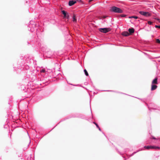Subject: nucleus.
<instances>
[{"label":"nucleus","instance_id":"nucleus-1","mask_svg":"<svg viewBox=\"0 0 160 160\" xmlns=\"http://www.w3.org/2000/svg\"><path fill=\"white\" fill-rule=\"evenodd\" d=\"M111 10L114 12L118 13H122L123 12V11L121 9L115 6L112 7Z\"/></svg>","mask_w":160,"mask_h":160},{"label":"nucleus","instance_id":"nucleus-2","mask_svg":"<svg viewBox=\"0 0 160 160\" xmlns=\"http://www.w3.org/2000/svg\"><path fill=\"white\" fill-rule=\"evenodd\" d=\"M99 31L102 32L106 33L111 30L110 28H101L99 29Z\"/></svg>","mask_w":160,"mask_h":160},{"label":"nucleus","instance_id":"nucleus-3","mask_svg":"<svg viewBox=\"0 0 160 160\" xmlns=\"http://www.w3.org/2000/svg\"><path fill=\"white\" fill-rule=\"evenodd\" d=\"M139 13L141 15L145 16H151V14L148 12H144L143 11H140Z\"/></svg>","mask_w":160,"mask_h":160},{"label":"nucleus","instance_id":"nucleus-4","mask_svg":"<svg viewBox=\"0 0 160 160\" xmlns=\"http://www.w3.org/2000/svg\"><path fill=\"white\" fill-rule=\"evenodd\" d=\"M62 12L64 15V18H66L67 19L69 18V15L68 13H67L65 11H62Z\"/></svg>","mask_w":160,"mask_h":160},{"label":"nucleus","instance_id":"nucleus-5","mask_svg":"<svg viewBox=\"0 0 160 160\" xmlns=\"http://www.w3.org/2000/svg\"><path fill=\"white\" fill-rule=\"evenodd\" d=\"M76 3V1L71 0L69 1L68 4L69 6H72Z\"/></svg>","mask_w":160,"mask_h":160},{"label":"nucleus","instance_id":"nucleus-6","mask_svg":"<svg viewBox=\"0 0 160 160\" xmlns=\"http://www.w3.org/2000/svg\"><path fill=\"white\" fill-rule=\"evenodd\" d=\"M122 34L125 36H127L130 35V34L127 32H123Z\"/></svg>","mask_w":160,"mask_h":160},{"label":"nucleus","instance_id":"nucleus-7","mask_svg":"<svg viewBox=\"0 0 160 160\" xmlns=\"http://www.w3.org/2000/svg\"><path fill=\"white\" fill-rule=\"evenodd\" d=\"M128 31L129 32V34H132V33H134V29L133 28H130L128 29Z\"/></svg>","mask_w":160,"mask_h":160},{"label":"nucleus","instance_id":"nucleus-8","mask_svg":"<svg viewBox=\"0 0 160 160\" xmlns=\"http://www.w3.org/2000/svg\"><path fill=\"white\" fill-rule=\"evenodd\" d=\"M157 88V86L155 85H152V87L151 88V90L152 91L156 89Z\"/></svg>","mask_w":160,"mask_h":160},{"label":"nucleus","instance_id":"nucleus-9","mask_svg":"<svg viewBox=\"0 0 160 160\" xmlns=\"http://www.w3.org/2000/svg\"><path fill=\"white\" fill-rule=\"evenodd\" d=\"M151 149H160V147L155 146H151Z\"/></svg>","mask_w":160,"mask_h":160},{"label":"nucleus","instance_id":"nucleus-10","mask_svg":"<svg viewBox=\"0 0 160 160\" xmlns=\"http://www.w3.org/2000/svg\"><path fill=\"white\" fill-rule=\"evenodd\" d=\"M152 84H157V78H155V79H154L152 81Z\"/></svg>","mask_w":160,"mask_h":160},{"label":"nucleus","instance_id":"nucleus-11","mask_svg":"<svg viewBox=\"0 0 160 160\" xmlns=\"http://www.w3.org/2000/svg\"><path fill=\"white\" fill-rule=\"evenodd\" d=\"M73 21L74 22L76 21V16L74 14H73L72 16Z\"/></svg>","mask_w":160,"mask_h":160},{"label":"nucleus","instance_id":"nucleus-12","mask_svg":"<svg viewBox=\"0 0 160 160\" xmlns=\"http://www.w3.org/2000/svg\"><path fill=\"white\" fill-rule=\"evenodd\" d=\"M144 148L148 149H151V146H145Z\"/></svg>","mask_w":160,"mask_h":160},{"label":"nucleus","instance_id":"nucleus-13","mask_svg":"<svg viewBox=\"0 0 160 160\" xmlns=\"http://www.w3.org/2000/svg\"><path fill=\"white\" fill-rule=\"evenodd\" d=\"M84 72H85V75L87 76H88V73L87 71V70L86 69H84Z\"/></svg>","mask_w":160,"mask_h":160},{"label":"nucleus","instance_id":"nucleus-14","mask_svg":"<svg viewBox=\"0 0 160 160\" xmlns=\"http://www.w3.org/2000/svg\"><path fill=\"white\" fill-rule=\"evenodd\" d=\"M129 18H134L135 19H137L138 18V17H137V16H132V17H129Z\"/></svg>","mask_w":160,"mask_h":160},{"label":"nucleus","instance_id":"nucleus-15","mask_svg":"<svg viewBox=\"0 0 160 160\" xmlns=\"http://www.w3.org/2000/svg\"><path fill=\"white\" fill-rule=\"evenodd\" d=\"M156 42L160 44V40L159 39H156Z\"/></svg>","mask_w":160,"mask_h":160},{"label":"nucleus","instance_id":"nucleus-16","mask_svg":"<svg viewBox=\"0 0 160 160\" xmlns=\"http://www.w3.org/2000/svg\"><path fill=\"white\" fill-rule=\"evenodd\" d=\"M148 23L150 25H151L152 23V22L151 21H148Z\"/></svg>","mask_w":160,"mask_h":160},{"label":"nucleus","instance_id":"nucleus-17","mask_svg":"<svg viewBox=\"0 0 160 160\" xmlns=\"http://www.w3.org/2000/svg\"><path fill=\"white\" fill-rule=\"evenodd\" d=\"M40 72H45V70L44 69H42Z\"/></svg>","mask_w":160,"mask_h":160},{"label":"nucleus","instance_id":"nucleus-18","mask_svg":"<svg viewBox=\"0 0 160 160\" xmlns=\"http://www.w3.org/2000/svg\"><path fill=\"white\" fill-rule=\"evenodd\" d=\"M93 123L96 125V126H97V128H99V126H98V125L96 123L94 122H93Z\"/></svg>","mask_w":160,"mask_h":160},{"label":"nucleus","instance_id":"nucleus-19","mask_svg":"<svg viewBox=\"0 0 160 160\" xmlns=\"http://www.w3.org/2000/svg\"><path fill=\"white\" fill-rule=\"evenodd\" d=\"M155 27L156 28H160V26L156 25Z\"/></svg>","mask_w":160,"mask_h":160},{"label":"nucleus","instance_id":"nucleus-20","mask_svg":"<svg viewBox=\"0 0 160 160\" xmlns=\"http://www.w3.org/2000/svg\"><path fill=\"white\" fill-rule=\"evenodd\" d=\"M155 19L157 20H158L159 22H160V20L159 19V18H155Z\"/></svg>","mask_w":160,"mask_h":160},{"label":"nucleus","instance_id":"nucleus-21","mask_svg":"<svg viewBox=\"0 0 160 160\" xmlns=\"http://www.w3.org/2000/svg\"><path fill=\"white\" fill-rule=\"evenodd\" d=\"M126 16V15H123V14L121 15V17H125Z\"/></svg>","mask_w":160,"mask_h":160},{"label":"nucleus","instance_id":"nucleus-22","mask_svg":"<svg viewBox=\"0 0 160 160\" xmlns=\"http://www.w3.org/2000/svg\"><path fill=\"white\" fill-rule=\"evenodd\" d=\"M152 138L154 139H156V138L153 136H152Z\"/></svg>","mask_w":160,"mask_h":160},{"label":"nucleus","instance_id":"nucleus-23","mask_svg":"<svg viewBox=\"0 0 160 160\" xmlns=\"http://www.w3.org/2000/svg\"><path fill=\"white\" fill-rule=\"evenodd\" d=\"M107 17V16H104L102 17V18H105L106 17Z\"/></svg>","mask_w":160,"mask_h":160},{"label":"nucleus","instance_id":"nucleus-24","mask_svg":"<svg viewBox=\"0 0 160 160\" xmlns=\"http://www.w3.org/2000/svg\"><path fill=\"white\" fill-rule=\"evenodd\" d=\"M93 0H89V2H92Z\"/></svg>","mask_w":160,"mask_h":160},{"label":"nucleus","instance_id":"nucleus-25","mask_svg":"<svg viewBox=\"0 0 160 160\" xmlns=\"http://www.w3.org/2000/svg\"><path fill=\"white\" fill-rule=\"evenodd\" d=\"M76 1H78V2H79V1H81V0H76Z\"/></svg>","mask_w":160,"mask_h":160},{"label":"nucleus","instance_id":"nucleus-26","mask_svg":"<svg viewBox=\"0 0 160 160\" xmlns=\"http://www.w3.org/2000/svg\"><path fill=\"white\" fill-rule=\"evenodd\" d=\"M98 128V129H99V130H101L100 128L99 127V128Z\"/></svg>","mask_w":160,"mask_h":160}]
</instances>
